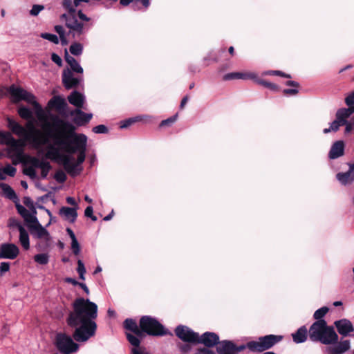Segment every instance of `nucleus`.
Here are the masks:
<instances>
[{
  "mask_svg": "<svg viewBox=\"0 0 354 354\" xmlns=\"http://www.w3.org/2000/svg\"><path fill=\"white\" fill-rule=\"evenodd\" d=\"M0 188L3 192V195L8 198L9 200H11L15 203H17V202L19 201V198L14 191V189L8 184L0 183Z\"/></svg>",
  "mask_w": 354,
  "mask_h": 354,
  "instance_id": "cd10ccee",
  "label": "nucleus"
},
{
  "mask_svg": "<svg viewBox=\"0 0 354 354\" xmlns=\"http://www.w3.org/2000/svg\"><path fill=\"white\" fill-rule=\"evenodd\" d=\"M23 202L26 206L34 209L33 202L30 197H24L23 199Z\"/></svg>",
  "mask_w": 354,
  "mask_h": 354,
  "instance_id": "0e129e2a",
  "label": "nucleus"
},
{
  "mask_svg": "<svg viewBox=\"0 0 354 354\" xmlns=\"http://www.w3.org/2000/svg\"><path fill=\"white\" fill-rule=\"evenodd\" d=\"M8 126L14 134L19 137H23L26 141V133H28V131L25 127L10 118H8Z\"/></svg>",
  "mask_w": 354,
  "mask_h": 354,
  "instance_id": "6ab92c4d",
  "label": "nucleus"
},
{
  "mask_svg": "<svg viewBox=\"0 0 354 354\" xmlns=\"http://www.w3.org/2000/svg\"><path fill=\"white\" fill-rule=\"evenodd\" d=\"M344 124H342V122L339 120H334L331 124H330V129L331 131H338L339 128L340 126H343Z\"/></svg>",
  "mask_w": 354,
  "mask_h": 354,
  "instance_id": "052dcab7",
  "label": "nucleus"
},
{
  "mask_svg": "<svg viewBox=\"0 0 354 354\" xmlns=\"http://www.w3.org/2000/svg\"><path fill=\"white\" fill-rule=\"evenodd\" d=\"M10 138L7 145L11 148V150L17 152V156L19 153H23L22 147L24 146V144L21 140H16L13 136H10Z\"/></svg>",
  "mask_w": 354,
  "mask_h": 354,
  "instance_id": "f704fd0d",
  "label": "nucleus"
},
{
  "mask_svg": "<svg viewBox=\"0 0 354 354\" xmlns=\"http://www.w3.org/2000/svg\"><path fill=\"white\" fill-rule=\"evenodd\" d=\"M334 328L337 329V335L343 337H347L351 333L354 331V327L352 322L346 318L336 320L333 323Z\"/></svg>",
  "mask_w": 354,
  "mask_h": 354,
  "instance_id": "4468645a",
  "label": "nucleus"
},
{
  "mask_svg": "<svg viewBox=\"0 0 354 354\" xmlns=\"http://www.w3.org/2000/svg\"><path fill=\"white\" fill-rule=\"evenodd\" d=\"M299 90L296 88H285L283 90V93L285 95H296L298 94Z\"/></svg>",
  "mask_w": 354,
  "mask_h": 354,
  "instance_id": "bf43d9fd",
  "label": "nucleus"
},
{
  "mask_svg": "<svg viewBox=\"0 0 354 354\" xmlns=\"http://www.w3.org/2000/svg\"><path fill=\"white\" fill-rule=\"evenodd\" d=\"M354 113V106H349L348 108L340 109L336 113V118L339 120L342 124H346V119Z\"/></svg>",
  "mask_w": 354,
  "mask_h": 354,
  "instance_id": "c756f323",
  "label": "nucleus"
},
{
  "mask_svg": "<svg viewBox=\"0 0 354 354\" xmlns=\"http://www.w3.org/2000/svg\"><path fill=\"white\" fill-rule=\"evenodd\" d=\"M198 351L203 354H216L212 350H210L209 348H199Z\"/></svg>",
  "mask_w": 354,
  "mask_h": 354,
  "instance_id": "774afa93",
  "label": "nucleus"
},
{
  "mask_svg": "<svg viewBox=\"0 0 354 354\" xmlns=\"http://www.w3.org/2000/svg\"><path fill=\"white\" fill-rule=\"evenodd\" d=\"M179 348L182 353H187L190 351L191 346L188 344H180Z\"/></svg>",
  "mask_w": 354,
  "mask_h": 354,
  "instance_id": "69168bd1",
  "label": "nucleus"
},
{
  "mask_svg": "<svg viewBox=\"0 0 354 354\" xmlns=\"http://www.w3.org/2000/svg\"><path fill=\"white\" fill-rule=\"evenodd\" d=\"M282 335H267L258 338L257 341H250L246 344L236 346L234 344V354L248 348L252 352L262 353L272 348L283 339Z\"/></svg>",
  "mask_w": 354,
  "mask_h": 354,
  "instance_id": "20e7f679",
  "label": "nucleus"
},
{
  "mask_svg": "<svg viewBox=\"0 0 354 354\" xmlns=\"http://www.w3.org/2000/svg\"><path fill=\"white\" fill-rule=\"evenodd\" d=\"M10 136H12L10 132L0 131V144L7 145L11 138Z\"/></svg>",
  "mask_w": 354,
  "mask_h": 354,
  "instance_id": "8fccbe9b",
  "label": "nucleus"
},
{
  "mask_svg": "<svg viewBox=\"0 0 354 354\" xmlns=\"http://www.w3.org/2000/svg\"><path fill=\"white\" fill-rule=\"evenodd\" d=\"M34 260L39 264L46 265L49 261V256L46 253L37 254L34 256Z\"/></svg>",
  "mask_w": 354,
  "mask_h": 354,
  "instance_id": "ea45409f",
  "label": "nucleus"
},
{
  "mask_svg": "<svg viewBox=\"0 0 354 354\" xmlns=\"http://www.w3.org/2000/svg\"><path fill=\"white\" fill-rule=\"evenodd\" d=\"M329 352L330 354H343L350 349V340L345 339L333 344Z\"/></svg>",
  "mask_w": 354,
  "mask_h": 354,
  "instance_id": "b1692460",
  "label": "nucleus"
},
{
  "mask_svg": "<svg viewBox=\"0 0 354 354\" xmlns=\"http://www.w3.org/2000/svg\"><path fill=\"white\" fill-rule=\"evenodd\" d=\"M51 124H47L50 129H46V134L51 138L53 144L69 154L78 152L75 162H72L74 158L68 155H59L55 148H51L47 153L48 158L57 156L63 165L66 171L72 177L78 176L82 167H79L86 158L87 137L82 133L75 132V127L56 115H51Z\"/></svg>",
  "mask_w": 354,
  "mask_h": 354,
  "instance_id": "f257e3e1",
  "label": "nucleus"
},
{
  "mask_svg": "<svg viewBox=\"0 0 354 354\" xmlns=\"http://www.w3.org/2000/svg\"><path fill=\"white\" fill-rule=\"evenodd\" d=\"M55 30L59 35V37L65 35V31L64 30V28L60 25L55 26Z\"/></svg>",
  "mask_w": 354,
  "mask_h": 354,
  "instance_id": "338daca9",
  "label": "nucleus"
},
{
  "mask_svg": "<svg viewBox=\"0 0 354 354\" xmlns=\"http://www.w3.org/2000/svg\"><path fill=\"white\" fill-rule=\"evenodd\" d=\"M18 162H22L24 165L29 164L30 165V167L35 168H39L42 163L44 162V160H40L37 157L31 156L29 155H24L21 153H19L17 155V160H13L12 164L17 165Z\"/></svg>",
  "mask_w": 354,
  "mask_h": 354,
  "instance_id": "f3484780",
  "label": "nucleus"
},
{
  "mask_svg": "<svg viewBox=\"0 0 354 354\" xmlns=\"http://www.w3.org/2000/svg\"><path fill=\"white\" fill-rule=\"evenodd\" d=\"M8 227H17L19 231H20V229H21V227H24V226H22V225L21 224V223L15 218H9Z\"/></svg>",
  "mask_w": 354,
  "mask_h": 354,
  "instance_id": "603ef678",
  "label": "nucleus"
},
{
  "mask_svg": "<svg viewBox=\"0 0 354 354\" xmlns=\"http://www.w3.org/2000/svg\"><path fill=\"white\" fill-rule=\"evenodd\" d=\"M55 346L62 354H71L79 349V345L66 333H59L55 339Z\"/></svg>",
  "mask_w": 354,
  "mask_h": 354,
  "instance_id": "0eeeda50",
  "label": "nucleus"
},
{
  "mask_svg": "<svg viewBox=\"0 0 354 354\" xmlns=\"http://www.w3.org/2000/svg\"><path fill=\"white\" fill-rule=\"evenodd\" d=\"M50 119H51V115L50 116ZM27 120L28 122L26 124V129L28 131V133H26V141L36 149L46 145L49 142V139H51L46 134V129L48 130L50 128L46 126V124H51L52 120H50V122H46L43 126L44 133L35 127L33 118L32 120Z\"/></svg>",
  "mask_w": 354,
  "mask_h": 354,
  "instance_id": "39448f33",
  "label": "nucleus"
},
{
  "mask_svg": "<svg viewBox=\"0 0 354 354\" xmlns=\"http://www.w3.org/2000/svg\"><path fill=\"white\" fill-rule=\"evenodd\" d=\"M48 106L49 108L62 113L67 107V104L64 98L60 96H55L49 100Z\"/></svg>",
  "mask_w": 354,
  "mask_h": 354,
  "instance_id": "aec40b11",
  "label": "nucleus"
},
{
  "mask_svg": "<svg viewBox=\"0 0 354 354\" xmlns=\"http://www.w3.org/2000/svg\"><path fill=\"white\" fill-rule=\"evenodd\" d=\"M62 6L68 11V13L67 15L76 14V10L75 6H73L72 0H63Z\"/></svg>",
  "mask_w": 354,
  "mask_h": 354,
  "instance_id": "79ce46f5",
  "label": "nucleus"
},
{
  "mask_svg": "<svg viewBox=\"0 0 354 354\" xmlns=\"http://www.w3.org/2000/svg\"><path fill=\"white\" fill-rule=\"evenodd\" d=\"M68 100L70 104L80 109L83 106L84 97L80 92L74 91L68 96Z\"/></svg>",
  "mask_w": 354,
  "mask_h": 354,
  "instance_id": "a878e982",
  "label": "nucleus"
},
{
  "mask_svg": "<svg viewBox=\"0 0 354 354\" xmlns=\"http://www.w3.org/2000/svg\"><path fill=\"white\" fill-rule=\"evenodd\" d=\"M2 169H3V172L5 174H7L10 177H14L17 172V169L10 165H6Z\"/></svg>",
  "mask_w": 354,
  "mask_h": 354,
  "instance_id": "3c124183",
  "label": "nucleus"
},
{
  "mask_svg": "<svg viewBox=\"0 0 354 354\" xmlns=\"http://www.w3.org/2000/svg\"><path fill=\"white\" fill-rule=\"evenodd\" d=\"M329 308L326 306L322 307L317 310L313 314V318L315 321H326L323 318L328 312Z\"/></svg>",
  "mask_w": 354,
  "mask_h": 354,
  "instance_id": "4c0bfd02",
  "label": "nucleus"
},
{
  "mask_svg": "<svg viewBox=\"0 0 354 354\" xmlns=\"http://www.w3.org/2000/svg\"><path fill=\"white\" fill-rule=\"evenodd\" d=\"M216 348L218 354H234V343L230 340L220 341Z\"/></svg>",
  "mask_w": 354,
  "mask_h": 354,
  "instance_id": "5701e85b",
  "label": "nucleus"
},
{
  "mask_svg": "<svg viewBox=\"0 0 354 354\" xmlns=\"http://www.w3.org/2000/svg\"><path fill=\"white\" fill-rule=\"evenodd\" d=\"M62 83L66 89L69 90L73 88H77L80 83V80L74 77L73 72L69 68H65L62 73Z\"/></svg>",
  "mask_w": 354,
  "mask_h": 354,
  "instance_id": "dca6fc26",
  "label": "nucleus"
},
{
  "mask_svg": "<svg viewBox=\"0 0 354 354\" xmlns=\"http://www.w3.org/2000/svg\"><path fill=\"white\" fill-rule=\"evenodd\" d=\"M219 336L213 332H205L202 335H198V341H196V344H203L205 348H212L214 346H217L219 343Z\"/></svg>",
  "mask_w": 354,
  "mask_h": 354,
  "instance_id": "f8f14e48",
  "label": "nucleus"
},
{
  "mask_svg": "<svg viewBox=\"0 0 354 354\" xmlns=\"http://www.w3.org/2000/svg\"><path fill=\"white\" fill-rule=\"evenodd\" d=\"M44 9V6L42 5H33L32 9L30 11V14L32 16H37L39 13L40 11Z\"/></svg>",
  "mask_w": 354,
  "mask_h": 354,
  "instance_id": "5fc2aeb1",
  "label": "nucleus"
},
{
  "mask_svg": "<svg viewBox=\"0 0 354 354\" xmlns=\"http://www.w3.org/2000/svg\"><path fill=\"white\" fill-rule=\"evenodd\" d=\"M65 60L71 66V71L77 73H82L83 68L77 62V60L72 56L69 55L67 50H65Z\"/></svg>",
  "mask_w": 354,
  "mask_h": 354,
  "instance_id": "7c9ffc66",
  "label": "nucleus"
},
{
  "mask_svg": "<svg viewBox=\"0 0 354 354\" xmlns=\"http://www.w3.org/2000/svg\"><path fill=\"white\" fill-rule=\"evenodd\" d=\"M77 271L79 274L80 279L82 280H84V274L86 273V268L84 263L81 260L77 261Z\"/></svg>",
  "mask_w": 354,
  "mask_h": 354,
  "instance_id": "de8ad7c7",
  "label": "nucleus"
},
{
  "mask_svg": "<svg viewBox=\"0 0 354 354\" xmlns=\"http://www.w3.org/2000/svg\"><path fill=\"white\" fill-rule=\"evenodd\" d=\"M139 120H140V119L138 117L131 118L124 120L120 122V129L128 128L129 127L131 126L133 124L136 123V122H138Z\"/></svg>",
  "mask_w": 354,
  "mask_h": 354,
  "instance_id": "c03bdc74",
  "label": "nucleus"
},
{
  "mask_svg": "<svg viewBox=\"0 0 354 354\" xmlns=\"http://www.w3.org/2000/svg\"><path fill=\"white\" fill-rule=\"evenodd\" d=\"M293 342L296 344L305 342L309 338V329L305 326L299 328L297 331L292 334Z\"/></svg>",
  "mask_w": 354,
  "mask_h": 354,
  "instance_id": "4be33fe9",
  "label": "nucleus"
},
{
  "mask_svg": "<svg viewBox=\"0 0 354 354\" xmlns=\"http://www.w3.org/2000/svg\"><path fill=\"white\" fill-rule=\"evenodd\" d=\"M23 173L29 176L31 179H35L37 177L36 171L33 167H27L23 170Z\"/></svg>",
  "mask_w": 354,
  "mask_h": 354,
  "instance_id": "864d4df0",
  "label": "nucleus"
},
{
  "mask_svg": "<svg viewBox=\"0 0 354 354\" xmlns=\"http://www.w3.org/2000/svg\"><path fill=\"white\" fill-rule=\"evenodd\" d=\"M17 112H18L19 115L22 119H24V120H32V119L33 115H32V111L30 109H28L24 106H20L18 109Z\"/></svg>",
  "mask_w": 354,
  "mask_h": 354,
  "instance_id": "e433bc0d",
  "label": "nucleus"
},
{
  "mask_svg": "<svg viewBox=\"0 0 354 354\" xmlns=\"http://www.w3.org/2000/svg\"><path fill=\"white\" fill-rule=\"evenodd\" d=\"M40 36L41 38L47 39V40L54 43L55 44H59V39H58L57 36L55 35L44 32V33H41Z\"/></svg>",
  "mask_w": 354,
  "mask_h": 354,
  "instance_id": "49530a36",
  "label": "nucleus"
},
{
  "mask_svg": "<svg viewBox=\"0 0 354 354\" xmlns=\"http://www.w3.org/2000/svg\"><path fill=\"white\" fill-rule=\"evenodd\" d=\"M83 51V46L79 42H75L70 46V52L71 54L75 56L80 55Z\"/></svg>",
  "mask_w": 354,
  "mask_h": 354,
  "instance_id": "a19ab883",
  "label": "nucleus"
},
{
  "mask_svg": "<svg viewBox=\"0 0 354 354\" xmlns=\"http://www.w3.org/2000/svg\"><path fill=\"white\" fill-rule=\"evenodd\" d=\"M22 100L27 102L28 103L32 104L34 106L36 112V115L40 121H46V115L41 107V106L35 100V96L26 91L24 94Z\"/></svg>",
  "mask_w": 354,
  "mask_h": 354,
  "instance_id": "2eb2a0df",
  "label": "nucleus"
},
{
  "mask_svg": "<svg viewBox=\"0 0 354 354\" xmlns=\"http://www.w3.org/2000/svg\"><path fill=\"white\" fill-rule=\"evenodd\" d=\"M140 326L145 334L153 337H162L172 335V333L167 329L157 319L149 315H144L139 320Z\"/></svg>",
  "mask_w": 354,
  "mask_h": 354,
  "instance_id": "423d86ee",
  "label": "nucleus"
},
{
  "mask_svg": "<svg viewBox=\"0 0 354 354\" xmlns=\"http://www.w3.org/2000/svg\"><path fill=\"white\" fill-rule=\"evenodd\" d=\"M71 249L75 255H78L80 252V246L77 239L71 241Z\"/></svg>",
  "mask_w": 354,
  "mask_h": 354,
  "instance_id": "4d7b16f0",
  "label": "nucleus"
},
{
  "mask_svg": "<svg viewBox=\"0 0 354 354\" xmlns=\"http://www.w3.org/2000/svg\"><path fill=\"white\" fill-rule=\"evenodd\" d=\"M255 80V82L259 85H261L267 88H269L271 91L274 92L280 91V87L274 83L269 82L265 80L257 78V77L254 79Z\"/></svg>",
  "mask_w": 354,
  "mask_h": 354,
  "instance_id": "c9c22d12",
  "label": "nucleus"
},
{
  "mask_svg": "<svg viewBox=\"0 0 354 354\" xmlns=\"http://www.w3.org/2000/svg\"><path fill=\"white\" fill-rule=\"evenodd\" d=\"M19 232V242L25 250L30 248V239L28 232L24 227H21Z\"/></svg>",
  "mask_w": 354,
  "mask_h": 354,
  "instance_id": "72a5a7b5",
  "label": "nucleus"
},
{
  "mask_svg": "<svg viewBox=\"0 0 354 354\" xmlns=\"http://www.w3.org/2000/svg\"><path fill=\"white\" fill-rule=\"evenodd\" d=\"M10 270L9 262H1L0 263V276H3V274Z\"/></svg>",
  "mask_w": 354,
  "mask_h": 354,
  "instance_id": "13d9d810",
  "label": "nucleus"
},
{
  "mask_svg": "<svg viewBox=\"0 0 354 354\" xmlns=\"http://www.w3.org/2000/svg\"><path fill=\"white\" fill-rule=\"evenodd\" d=\"M51 59L53 62L57 64L59 66L62 65V60L61 57L56 53H53L51 55Z\"/></svg>",
  "mask_w": 354,
  "mask_h": 354,
  "instance_id": "680f3d73",
  "label": "nucleus"
},
{
  "mask_svg": "<svg viewBox=\"0 0 354 354\" xmlns=\"http://www.w3.org/2000/svg\"><path fill=\"white\" fill-rule=\"evenodd\" d=\"M41 169V176L42 178H46L52 169V166L47 161H44L42 165L39 167Z\"/></svg>",
  "mask_w": 354,
  "mask_h": 354,
  "instance_id": "37998d69",
  "label": "nucleus"
},
{
  "mask_svg": "<svg viewBox=\"0 0 354 354\" xmlns=\"http://www.w3.org/2000/svg\"><path fill=\"white\" fill-rule=\"evenodd\" d=\"M72 306L66 323L75 328L73 338L78 342H86L96 333L97 326L95 319L97 317V306L88 299L79 297L75 299Z\"/></svg>",
  "mask_w": 354,
  "mask_h": 354,
  "instance_id": "f03ea898",
  "label": "nucleus"
},
{
  "mask_svg": "<svg viewBox=\"0 0 354 354\" xmlns=\"http://www.w3.org/2000/svg\"><path fill=\"white\" fill-rule=\"evenodd\" d=\"M59 214L64 216L66 219H70L71 223H74L77 217L76 208L62 207L59 209Z\"/></svg>",
  "mask_w": 354,
  "mask_h": 354,
  "instance_id": "c85d7f7f",
  "label": "nucleus"
},
{
  "mask_svg": "<svg viewBox=\"0 0 354 354\" xmlns=\"http://www.w3.org/2000/svg\"><path fill=\"white\" fill-rule=\"evenodd\" d=\"M133 333H126L128 342L133 346L131 349V354H149L141 351L139 348L141 342L140 338H142L145 334L141 326H139Z\"/></svg>",
  "mask_w": 354,
  "mask_h": 354,
  "instance_id": "1a4fd4ad",
  "label": "nucleus"
},
{
  "mask_svg": "<svg viewBox=\"0 0 354 354\" xmlns=\"http://www.w3.org/2000/svg\"><path fill=\"white\" fill-rule=\"evenodd\" d=\"M19 254V248L14 243H2L0 245V259L13 260Z\"/></svg>",
  "mask_w": 354,
  "mask_h": 354,
  "instance_id": "ddd939ff",
  "label": "nucleus"
},
{
  "mask_svg": "<svg viewBox=\"0 0 354 354\" xmlns=\"http://www.w3.org/2000/svg\"><path fill=\"white\" fill-rule=\"evenodd\" d=\"M30 234L37 239H44L46 241L50 239V236L48 230L44 227L39 222L37 218L35 219V221L29 223L27 225Z\"/></svg>",
  "mask_w": 354,
  "mask_h": 354,
  "instance_id": "9b49d317",
  "label": "nucleus"
},
{
  "mask_svg": "<svg viewBox=\"0 0 354 354\" xmlns=\"http://www.w3.org/2000/svg\"><path fill=\"white\" fill-rule=\"evenodd\" d=\"M345 102L348 106H354V91L346 97Z\"/></svg>",
  "mask_w": 354,
  "mask_h": 354,
  "instance_id": "e2e57ef3",
  "label": "nucleus"
},
{
  "mask_svg": "<svg viewBox=\"0 0 354 354\" xmlns=\"http://www.w3.org/2000/svg\"><path fill=\"white\" fill-rule=\"evenodd\" d=\"M93 131L95 133H106L108 128L104 124H100L93 128Z\"/></svg>",
  "mask_w": 354,
  "mask_h": 354,
  "instance_id": "6e6d98bb",
  "label": "nucleus"
},
{
  "mask_svg": "<svg viewBox=\"0 0 354 354\" xmlns=\"http://www.w3.org/2000/svg\"><path fill=\"white\" fill-rule=\"evenodd\" d=\"M309 339L313 342L331 345L337 343L339 336L334 326L328 325L326 321H315L309 327Z\"/></svg>",
  "mask_w": 354,
  "mask_h": 354,
  "instance_id": "7ed1b4c3",
  "label": "nucleus"
},
{
  "mask_svg": "<svg viewBox=\"0 0 354 354\" xmlns=\"http://www.w3.org/2000/svg\"><path fill=\"white\" fill-rule=\"evenodd\" d=\"M175 335L184 342L196 344L198 333L194 332L189 327L184 325H178L175 328Z\"/></svg>",
  "mask_w": 354,
  "mask_h": 354,
  "instance_id": "9d476101",
  "label": "nucleus"
},
{
  "mask_svg": "<svg viewBox=\"0 0 354 354\" xmlns=\"http://www.w3.org/2000/svg\"><path fill=\"white\" fill-rule=\"evenodd\" d=\"M61 19L65 21V26L69 29L68 35H71L73 38L84 33V24L77 20L75 14H63Z\"/></svg>",
  "mask_w": 354,
  "mask_h": 354,
  "instance_id": "6e6552de",
  "label": "nucleus"
},
{
  "mask_svg": "<svg viewBox=\"0 0 354 354\" xmlns=\"http://www.w3.org/2000/svg\"><path fill=\"white\" fill-rule=\"evenodd\" d=\"M8 92L13 97L14 101L17 102L22 100V98H24L23 95L26 91L21 88L16 87L14 84H12L8 88Z\"/></svg>",
  "mask_w": 354,
  "mask_h": 354,
  "instance_id": "2f4dec72",
  "label": "nucleus"
},
{
  "mask_svg": "<svg viewBox=\"0 0 354 354\" xmlns=\"http://www.w3.org/2000/svg\"><path fill=\"white\" fill-rule=\"evenodd\" d=\"M71 115H74L73 122L77 126L86 125L93 118L92 113H86L79 109L71 111Z\"/></svg>",
  "mask_w": 354,
  "mask_h": 354,
  "instance_id": "a211bd4d",
  "label": "nucleus"
},
{
  "mask_svg": "<svg viewBox=\"0 0 354 354\" xmlns=\"http://www.w3.org/2000/svg\"><path fill=\"white\" fill-rule=\"evenodd\" d=\"M15 204L16 209L17 212L21 216L24 218L26 225L27 226L29 223L35 221V219L37 218L35 215L32 214L27 209H26L23 205H21L19 201Z\"/></svg>",
  "mask_w": 354,
  "mask_h": 354,
  "instance_id": "393cba45",
  "label": "nucleus"
},
{
  "mask_svg": "<svg viewBox=\"0 0 354 354\" xmlns=\"http://www.w3.org/2000/svg\"><path fill=\"white\" fill-rule=\"evenodd\" d=\"M256 77L255 74L254 73H239V72H233L225 74L223 80L225 81L235 80V79H242V80H253Z\"/></svg>",
  "mask_w": 354,
  "mask_h": 354,
  "instance_id": "bb28decb",
  "label": "nucleus"
},
{
  "mask_svg": "<svg viewBox=\"0 0 354 354\" xmlns=\"http://www.w3.org/2000/svg\"><path fill=\"white\" fill-rule=\"evenodd\" d=\"M337 179L343 185L351 184L354 181V176L351 172L347 171L346 172H339L336 175Z\"/></svg>",
  "mask_w": 354,
  "mask_h": 354,
  "instance_id": "473e14b6",
  "label": "nucleus"
},
{
  "mask_svg": "<svg viewBox=\"0 0 354 354\" xmlns=\"http://www.w3.org/2000/svg\"><path fill=\"white\" fill-rule=\"evenodd\" d=\"M344 143L342 140L335 142L329 151L328 157L330 159H336L344 155Z\"/></svg>",
  "mask_w": 354,
  "mask_h": 354,
  "instance_id": "412c9836",
  "label": "nucleus"
},
{
  "mask_svg": "<svg viewBox=\"0 0 354 354\" xmlns=\"http://www.w3.org/2000/svg\"><path fill=\"white\" fill-rule=\"evenodd\" d=\"M54 178L58 183H64L66 180L67 176H66V174L62 170H58L55 174Z\"/></svg>",
  "mask_w": 354,
  "mask_h": 354,
  "instance_id": "09e8293b",
  "label": "nucleus"
},
{
  "mask_svg": "<svg viewBox=\"0 0 354 354\" xmlns=\"http://www.w3.org/2000/svg\"><path fill=\"white\" fill-rule=\"evenodd\" d=\"M178 116V113H176L174 115H173L166 120H162L161 122L160 123L159 127H167V126H171L172 124H174L177 120Z\"/></svg>",
  "mask_w": 354,
  "mask_h": 354,
  "instance_id": "a18cd8bd",
  "label": "nucleus"
},
{
  "mask_svg": "<svg viewBox=\"0 0 354 354\" xmlns=\"http://www.w3.org/2000/svg\"><path fill=\"white\" fill-rule=\"evenodd\" d=\"M124 328L127 330L133 332L139 326H138L136 322L131 318H127L124 321Z\"/></svg>",
  "mask_w": 354,
  "mask_h": 354,
  "instance_id": "58836bf2",
  "label": "nucleus"
}]
</instances>
